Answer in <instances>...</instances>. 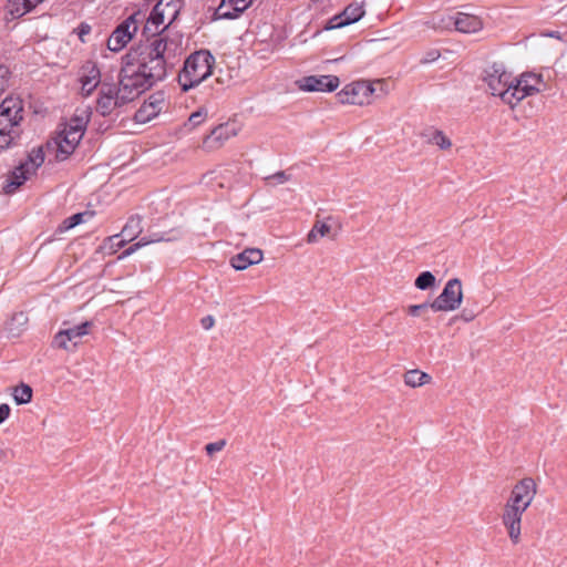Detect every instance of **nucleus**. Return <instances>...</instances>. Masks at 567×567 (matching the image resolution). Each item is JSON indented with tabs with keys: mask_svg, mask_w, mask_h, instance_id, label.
<instances>
[{
	"mask_svg": "<svg viewBox=\"0 0 567 567\" xmlns=\"http://www.w3.org/2000/svg\"><path fill=\"white\" fill-rule=\"evenodd\" d=\"M484 81L492 95L499 96L512 109L517 105V100L514 99V79L511 73L506 72L503 64L493 63L488 66L485 70Z\"/></svg>",
	"mask_w": 567,
	"mask_h": 567,
	"instance_id": "nucleus-4",
	"label": "nucleus"
},
{
	"mask_svg": "<svg viewBox=\"0 0 567 567\" xmlns=\"http://www.w3.org/2000/svg\"><path fill=\"white\" fill-rule=\"evenodd\" d=\"M32 388L29 384L21 382L13 389L12 396L18 405L27 404L32 400Z\"/></svg>",
	"mask_w": 567,
	"mask_h": 567,
	"instance_id": "nucleus-27",
	"label": "nucleus"
},
{
	"mask_svg": "<svg viewBox=\"0 0 567 567\" xmlns=\"http://www.w3.org/2000/svg\"><path fill=\"white\" fill-rule=\"evenodd\" d=\"M142 218L140 216H132L122 229V235L127 240H133L142 231Z\"/></svg>",
	"mask_w": 567,
	"mask_h": 567,
	"instance_id": "nucleus-28",
	"label": "nucleus"
},
{
	"mask_svg": "<svg viewBox=\"0 0 567 567\" xmlns=\"http://www.w3.org/2000/svg\"><path fill=\"white\" fill-rule=\"evenodd\" d=\"M182 237V233L178 229L171 230L167 236L159 235V234H153L151 235L150 239L146 240L145 238H142L140 241L131 245L127 249H125L120 258H124L126 256L132 255L140 247L145 246L150 243H158V241H173L177 240Z\"/></svg>",
	"mask_w": 567,
	"mask_h": 567,
	"instance_id": "nucleus-21",
	"label": "nucleus"
},
{
	"mask_svg": "<svg viewBox=\"0 0 567 567\" xmlns=\"http://www.w3.org/2000/svg\"><path fill=\"white\" fill-rule=\"evenodd\" d=\"M461 317H462L465 321H472V320L475 318V313H473L472 311H467L466 309H464V310L462 311Z\"/></svg>",
	"mask_w": 567,
	"mask_h": 567,
	"instance_id": "nucleus-42",
	"label": "nucleus"
},
{
	"mask_svg": "<svg viewBox=\"0 0 567 567\" xmlns=\"http://www.w3.org/2000/svg\"><path fill=\"white\" fill-rule=\"evenodd\" d=\"M123 245H124V240H121V241L118 243V246H121V247H122Z\"/></svg>",
	"mask_w": 567,
	"mask_h": 567,
	"instance_id": "nucleus-47",
	"label": "nucleus"
},
{
	"mask_svg": "<svg viewBox=\"0 0 567 567\" xmlns=\"http://www.w3.org/2000/svg\"><path fill=\"white\" fill-rule=\"evenodd\" d=\"M422 136L429 144L436 145L441 150H449L452 146L451 140L441 130L429 128L422 133Z\"/></svg>",
	"mask_w": 567,
	"mask_h": 567,
	"instance_id": "nucleus-23",
	"label": "nucleus"
},
{
	"mask_svg": "<svg viewBox=\"0 0 567 567\" xmlns=\"http://www.w3.org/2000/svg\"><path fill=\"white\" fill-rule=\"evenodd\" d=\"M225 446H226V440H219V441H216L213 443H208L205 446V450H206V453L212 456L214 453L221 451Z\"/></svg>",
	"mask_w": 567,
	"mask_h": 567,
	"instance_id": "nucleus-37",
	"label": "nucleus"
},
{
	"mask_svg": "<svg viewBox=\"0 0 567 567\" xmlns=\"http://www.w3.org/2000/svg\"><path fill=\"white\" fill-rule=\"evenodd\" d=\"M145 13L136 11L123 20L107 39V48L113 52L121 51L137 33L144 23Z\"/></svg>",
	"mask_w": 567,
	"mask_h": 567,
	"instance_id": "nucleus-6",
	"label": "nucleus"
},
{
	"mask_svg": "<svg viewBox=\"0 0 567 567\" xmlns=\"http://www.w3.org/2000/svg\"><path fill=\"white\" fill-rule=\"evenodd\" d=\"M90 31H91L90 25H87V24H81V27H80V33H79L80 39H81V40H83V35H84V34L90 33Z\"/></svg>",
	"mask_w": 567,
	"mask_h": 567,
	"instance_id": "nucleus-44",
	"label": "nucleus"
},
{
	"mask_svg": "<svg viewBox=\"0 0 567 567\" xmlns=\"http://www.w3.org/2000/svg\"><path fill=\"white\" fill-rule=\"evenodd\" d=\"M463 300L462 282L458 278L450 279L442 292L431 303V309L439 311H454L460 308Z\"/></svg>",
	"mask_w": 567,
	"mask_h": 567,
	"instance_id": "nucleus-7",
	"label": "nucleus"
},
{
	"mask_svg": "<svg viewBox=\"0 0 567 567\" xmlns=\"http://www.w3.org/2000/svg\"><path fill=\"white\" fill-rule=\"evenodd\" d=\"M453 23L455 30L463 33H474L482 29V20L474 14L457 12L455 16L449 18Z\"/></svg>",
	"mask_w": 567,
	"mask_h": 567,
	"instance_id": "nucleus-18",
	"label": "nucleus"
},
{
	"mask_svg": "<svg viewBox=\"0 0 567 567\" xmlns=\"http://www.w3.org/2000/svg\"><path fill=\"white\" fill-rule=\"evenodd\" d=\"M414 285L420 290L430 289L435 285V276L431 271H423L416 277Z\"/></svg>",
	"mask_w": 567,
	"mask_h": 567,
	"instance_id": "nucleus-30",
	"label": "nucleus"
},
{
	"mask_svg": "<svg viewBox=\"0 0 567 567\" xmlns=\"http://www.w3.org/2000/svg\"><path fill=\"white\" fill-rule=\"evenodd\" d=\"M430 381L431 375L419 370H410L404 374V383L411 388L424 385Z\"/></svg>",
	"mask_w": 567,
	"mask_h": 567,
	"instance_id": "nucleus-25",
	"label": "nucleus"
},
{
	"mask_svg": "<svg viewBox=\"0 0 567 567\" xmlns=\"http://www.w3.org/2000/svg\"><path fill=\"white\" fill-rule=\"evenodd\" d=\"M439 55L440 54L435 51L429 52L427 56L423 60V62H425V63L433 62L439 58Z\"/></svg>",
	"mask_w": 567,
	"mask_h": 567,
	"instance_id": "nucleus-43",
	"label": "nucleus"
},
{
	"mask_svg": "<svg viewBox=\"0 0 567 567\" xmlns=\"http://www.w3.org/2000/svg\"><path fill=\"white\" fill-rule=\"evenodd\" d=\"M165 104L164 95L162 92H156L141 105L134 114V121L140 124H145L156 117Z\"/></svg>",
	"mask_w": 567,
	"mask_h": 567,
	"instance_id": "nucleus-14",
	"label": "nucleus"
},
{
	"mask_svg": "<svg viewBox=\"0 0 567 567\" xmlns=\"http://www.w3.org/2000/svg\"><path fill=\"white\" fill-rule=\"evenodd\" d=\"M543 82V76L535 73H523L518 79H514V99L517 104L525 97L540 92L539 84Z\"/></svg>",
	"mask_w": 567,
	"mask_h": 567,
	"instance_id": "nucleus-13",
	"label": "nucleus"
},
{
	"mask_svg": "<svg viewBox=\"0 0 567 567\" xmlns=\"http://www.w3.org/2000/svg\"><path fill=\"white\" fill-rule=\"evenodd\" d=\"M83 95L89 96L100 84V70L93 65L87 75H83L81 79Z\"/></svg>",
	"mask_w": 567,
	"mask_h": 567,
	"instance_id": "nucleus-24",
	"label": "nucleus"
},
{
	"mask_svg": "<svg viewBox=\"0 0 567 567\" xmlns=\"http://www.w3.org/2000/svg\"><path fill=\"white\" fill-rule=\"evenodd\" d=\"M87 124V118L82 116H73L70 123L65 126V131L71 133L78 132L79 135L83 136Z\"/></svg>",
	"mask_w": 567,
	"mask_h": 567,
	"instance_id": "nucleus-31",
	"label": "nucleus"
},
{
	"mask_svg": "<svg viewBox=\"0 0 567 567\" xmlns=\"http://www.w3.org/2000/svg\"><path fill=\"white\" fill-rule=\"evenodd\" d=\"M565 0H558L559 3L564 2Z\"/></svg>",
	"mask_w": 567,
	"mask_h": 567,
	"instance_id": "nucleus-48",
	"label": "nucleus"
},
{
	"mask_svg": "<svg viewBox=\"0 0 567 567\" xmlns=\"http://www.w3.org/2000/svg\"><path fill=\"white\" fill-rule=\"evenodd\" d=\"M172 6V19L169 23L175 19L179 11L178 0H159L153 8L148 18L145 17L143 25V34L152 33L155 35L158 32V28L164 23L165 9L164 7Z\"/></svg>",
	"mask_w": 567,
	"mask_h": 567,
	"instance_id": "nucleus-9",
	"label": "nucleus"
},
{
	"mask_svg": "<svg viewBox=\"0 0 567 567\" xmlns=\"http://www.w3.org/2000/svg\"><path fill=\"white\" fill-rule=\"evenodd\" d=\"M43 1L44 0H8L6 8L8 13L13 18H20Z\"/></svg>",
	"mask_w": 567,
	"mask_h": 567,
	"instance_id": "nucleus-22",
	"label": "nucleus"
},
{
	"mask_svg": "<svg viewBox=\"0 0 567 567\" xmlns=\"http://www.w3.org/2000/svg\"><path fill=\"white\" fill-rule=\"evenodd\" d=\"M207 117V111L204 109H199L198 111L190 114L187 123H185V127L188 130H193L199 124H202Z\"/></svg>",
	"mask_w": 567,
	"mask_h": 567,
	"instance_id": "nucleus-33",
	"label": "nucleus"
},
{
	"mask_svg": "<svg viewBox=\"0 0 567 567\" xmlns=\"http://www.w3.org/2000/svg\"><path fill=\"white\" fill-rule=\"evenodd\" d=\"M339 84L336 75H309L300 81V89L307 92H333Z\"/></svg>",
	"mask_w": 567,
	"mask_h": 567,
	"instance_id": "nucleus-16",
	"label": "nucleus"
},
{
	"mask_svg": "<svg viewBox=\"0 0 567 567\" xmlns=\"http://www.w3.org/2000/svg\"><path fill=\"white\" fill-rule=\"evenodd\" d=\"M525 513L522 507L506 503L502 522L507 529L508 536L514 544L520 540L522 516Z\"/></svg>",
	"mask_w": 567,
	"mask_h": 567,
	"instance_id": "nucleus-12",
	"label": "nucleus"
},
{
	"mask_svg": "<svg viewBox=\"0 0 567 567\" xmlns=\"http://www.w3.org/2000/svg\"><path fill=\"white\" fill-rule=\"evenodd\" d=\"M373 92L374 89L371 84L360 81L346 85L337 94V97L342 104L363 105L370 103Z\"/></svg>",
	"mask_w": 567,
	"mask_h": 567,
	"instance_id": "nucleus-8",
	"label": "nucleus"
},
{
	"mask_svg": "<svg viewBox=\"0 0 567 567\" xmlns=\"http://www.w3.org/2000/svg\"><path fill=\"white\" fill-rule=\"evenodd\" d=\"M18 322L19 324H25L28 322V317L24 312H17L11 318V324Z\"/></svg>",
	"mask_w": 567,
	"mask_h": 567,
	"instance_id": "nucleus-39",
	"label": "nucleus"
},
{
	"mask_svg": "<svg viewBox=\"0 0 567 567\" xmlns=\"http://www.w3.org/2000/svg\"><path fill=\"white\" fill-rule=\"evenodd\" d=\"M44 162V152L41 146L34 147L28 154L24 162H21L9 175L8 184L4 186L7 194L14 193L24 182L35 173Z\"/></svg>",
	"mask_w": 567,
	"mask_h": 567,
	"instance_id": "nucleus-5",
	"label": "nucleus"
},
{
	"mask_svg": "<svg viewBox=\"0 0 567 567\" xmlns=\"http://www.w3.org/2000/svg\"><path fill=\"white\" fill-rule=\"evenodd\" d=\"M84 213H78L74 214L68 218H65L58 227V231L63 233L69 229H72L73 227L80 225L84 220Z\"/></svg>",
	"mask_w": 567,
	"mask_h": 567,
	"instance_id": "nucleus-32",
	"label": "nucleus"
},
{
	"mask_svg": "<svg viewBox=\"0 0 567 567\" xmlns=\"http://www.w3.org/2000/svg\"><path fill=\"white\" fill-rule=\"evenodd\" d=\"M24 120V103L14 95L0 103V153L14 146L21 137V122Z\"/></svg>",
	"mask_w": 567,
	"mask_h": 567,
	"instance_id": "nucleus-2",
	"label": "nucleus"
},
{
	"mask_svg": "<svg viewBox=\"0 0 567 567\" xmlns=\"http://www.w3.org/2000/svg\"><path fill=\"white\" fill-rule=\"evenodd\" d=\"M234 20L237 19V14L235 12V6L231 0H220L219 6L216 8L214 12V20Z\"/></svg>",
	"mask_w": 567,
	"mask_h": 567,
	"instance_id": "nucleus-26",
	"label": "nucleus"
},
{
	"mask_svg": "<svg viewBox=\"0 0 567 567\" xmlns=\"http://www.w3.org/2000/svg\"><path fill=\"white\" fill-rule=\"evenodd\" d=\"M536 495V483L530 477L520 480L512 489L511 497L507 503L517 505L526 511L532 504Z\"/></svg>",
	"mask_w": 567,
	"mask_h": 567,
	"instance_id": "nucleus-11",
	"label": "nucleus"
},
{
	"mask_svg": "<svg viewBox=\"0 0 567 567\" xmlns=\"http://www.w3.org/2000/svg\"><path fill=\"white\" fill-rule=\"evenodd\" d=\"M6 454H7V452H6V451L0 450V457H4V456H6Z\"/></svg>",
	"mask_w": 567,
	"mask_h": 567,
	"instance_id": "nucleus-46",
	"label": "nucleus"
},
{
	"mask_svg": "<svg viewBox=\"0 0 567 567\" xmlns=\"http://www.w3.org/2000/svg\"><path fill=\"white\" fill-rule=\"evenodd\" d=\"M11 72L8 66L0 64V95L9 87Z\"/></svg>",
	"mask_w": 567,
	"mask_h": 567,
	"instance_id": "nucleus-35",
	"label": "nucleus"
},
{
	"mask_svg": "<svg viewBox=\"0 0 567 567\" xmlns=\"http://www.w3.org/2000/svg\"><path fill=\"white\" fill-rule=\"evenodd\" d=\"M236 135V130L228 124H220L212 130L210 134L204 138V146L207 148L219 147L225 141Z\"/></svg>",
	"mask_w": 567,
	"mask_h": 567,
	"instance_id": "nucleus-20",
	"label": "nucleus"
},
{
	"mask_svg": "<svg viewBox=\"0 0 567 567\" xmlns=\"http://www.w3.org/2000/svg\"><path fill=\"white\" fill-rule=\"evenodd\" d=\"M10 411L11 409L8 404H0V424L9 417Z\"/></svg>",
	"mask_w": 567,
	"mask_h": 567,
	"instance_id": "nucleus-40",
	"label": "nucleus"
},
{
	"mask_svg": "<svg viewBox=\"0 0 567 567\" xmlns=\"http://www.w3.org/2000/svg\"><path fill=\"white\" fill-rule=\"evenodd\" d=\"M200 323L205 330H209L214 327L215 319L213 316H206L200 320Z\"/></svg>",
	"mask_w": 567,
	"mask_h": 567,
	"instance_id": "nucleus-41",
	"label": "nucleus"
},
{
	"mask_svg": "<svg viewBox=\"0 0 567 567\" xmlns=\"http://www.w3.org/2000/svg\"><path fill=\"white\" fill-rule=\"evenodd\" d=\"M168 41L158 33L145 43H138L122 56L118 83H101L96 111L109 116L115 109L133 102L167 75Z\"/></svg>",
	"mask_w": 567,
	"mask_h": 567,
	"instance_id": "nucleus-1",
	"label": "nucleus"
},
{
	"mask_svg": "<svg viewBox=\"0 0 567 567\" xmlns=\"http://www.w3.org/2000/svg\"><path fill=\"white\" fill-rule=\"evenodd\" d=\"M92 321H84L74 327L59 331L53 339V346L63 350H74L82 337L89 334Z\"/></svg>",
	"mask_w": 567,
	"mask_h": 567,
	"instance_id": "nucleus-10",
	"label": "nucleus"
},
{
	"mask_svg": "<svg viewBox=\"0 0 567 567\" xmlns=\"http://www.w3.org/2000/svg\"><path fill=\"white\" fill-rule=\"evenodd\" d=\"M165 9V14L167 13L168 16L172 17V6L171 7H164Z\"/></svg>",
	"mask_w": 567,
	"mask_h": 567,
	"instance_id": "nucleus-45",
	"label": "nucleus"
},
{
	"mask_svg": "<svg viewBox=\"0 0 567 567\" xmlns=\"http://www.w3.org/2000/svg\"><path fill=\"white\" fill-rule=\"evenodd\" d=\"M264 179L266 185L276 186L290 181V175H288L285 171H279L272 175L266 176Z\"/></svg>",
	"mask_w": 567,
	"mask_h": 567,
	"instance_id": "nucleus-34",
	"label": "nucleus"
},
{
	"mask_svg": "<svg viewBox=\"0 0 567 567\" xmlns=\"http://www.w3.org/2000/svg\"><path fill=\"white\" fill-rule=\"evenodd\" d=\"M83 136L79 135L78 132L71 133L63 130L56 137V154L58 161H65L76 148Z\"/></svg>",
	"mask_w": 567,
	"mask_h": 567,
	"instance_id": "nucleus-17",
	"label": "nucleus"
},
{
	"mask_svg": "<svg viewBox=\"0 0 567 567\" xmlns=\"http://www.w3.org/2000/svg\"><path fill=\"white\" fill-rule=\"evenodd\" d=\"M254 0H238L234 2L235 6V12L237 14V18L241 16L244 11H246L252 3Z\"/></svg>",
	"mask_w": 567,
	"mask_h": 567,
	"instance_id": "nucleus-38",
	"label": "nucleus"
},
{
	"mask_svg": "<svg viewBox=\"0 0 567 567\" xmlns=\"http://www.w3.org/2000/svg\"><path fill=\"white\" fill-rule=\"evenodd\" d=\"M215 58L208 50L195 51L185 60L177 75V82L183 92L199 85L213 72Z\"/></svg>",
	"mask_w": 567,
	"mask_h": 567,
	"instance_id": "nucleus-3",
	"label": "nucleus"
},
{
	"mask_svg": "<svg viewBox=\"0 0 567 567\" xmlns=\"http://www.w3.org/2000/svg\"><path fill=\"white\" fill-rule=\"evenodd\" d=\"M431 308V303L412 305L408 307V313L413 317L422 316Z\"/></svg>",
	"mask_w": 567,
	"mask_h": 567,
	"instance_id": "nucleus-36",
	"label": "nucleus"
},
{
	"mask_svg": "<svg viewBox=\"0 0 567 567\" xmlns=\"http://www.w3.org/2000/svg\"><path fill=\"white\" fill-rule=\"evenodd\" d=\"M330 231V226L322 221H317L312 229L309 231L307 236V241L309 244H313L318 241L319 237H323L328 235Z\"/></svg>",
	"mask_w": 567,
	"mask_h": 567,
	"instance_id": "nucleus-29",
	"label": "nucleus"
},
{
	"mask_svg": "<svg viewBox=\"0 0 567 567\" xmlns=\"http://www.w3.org/2000/svg\"><path fill=\"white\" fill-rule=\"evenodd\" d=\"M365 11L363 9L362 3L353 2L344 8V10L336 16H333L327 23L326 29H338L354 22H358L363 16Z\"/></svg>",
	"mask_w": 567,
	"mask_h": 567,
	"instance_id": "nucleus-15",
	"label": "nucleus"
},
{
	"mask_svg": "<svg viewBox=\"0 0 567 567\" xmlns=\"http://www.w3.org/2000/svg\"><path fill=\"white\" fill-rule=\"evenodd\" d=\"M262 260V251L257 248H248L230 258V265L236 270H245L249 266Z\"/></svg>",
	"mask_w": 567,
	"mask_h": 567,
	"instance_id": "nucleus-19",
	"label": "nucleus"
}]
</instances>
